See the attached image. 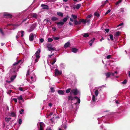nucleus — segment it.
<instances>
[{
    "label": "nucleus",
    "instance_id": "f257e3e1",
    "mask_svg": "<svg viewBox=\"0 0 130 130\" xmlns=\"http://www.w3.org/2000/svg\"><path fill=\"white\" fill-rule=\"evenodd\" d=\"M21 60H19L17 62H15L12 67V68L9 71L10 74L11 75L10 77L11 81H12L17 76V72L19 68L18 64L20 62Z\"/></svg>",
    "mask_w": 130,
    "mask_h": 130
},
{
    "label": "nucleus",
    "instance_id": "f03ea898",
    "mask_svg": "<svg viewBox=\"0 0 130 130\" xmlns=\"http://www.w3.org/2000/svg\"><path fill=\"white\" fill-rule=\"evenodd\" d=\"M36 80V76L34 74H31L29 78L27 80L30 83H32L35 82Z\"/></svg>",
    "mask_w": 130,
    "mask_h": 130
},
{
    "label": "nucleus",
    "instance_id": "7ed1b4c3",
    "mask_svg": "<svg viewBox=\"0 0 130 130\" xmlns=\"http://www.w3.org/2000/svg\"><path fill=\"white\" fill-rule=\"evenodd\" d=\"M68 99L69 100H75V99H77V102L79 103L80 102V100L78 98L77 96L72 97V96H70L68 97Z\"/></svg>",
    "mask_w": 130,
    "mask_h": 130
},
{
    "label": "nucleus",
    "instance_id": "20e7f679",
    "mask_svg": "<svg viewBox=\"0 0 130 130\" xmlns=\"http://www.w3.org/2000/svg\"><path fill=\"white\" fill-rule=\"evenodd\" d=\"M37 24L36 23H34L32 24L29 28L27 31L29 32H30L32 31L36 27Z\"/></svg>",
    "mask_w": 130,
    "mask_h": 130
},
{
    "label": "nucleus",
    "instance_id": "39448f33",
    "mask_svg": "<svg viewBox=\"0 0 130 130\" xmlns=\"http://www.w3.org/2000/svg\"><path fill=\"white\" fill-rule=\"evenodd\" d=\"M37 125L38 126H40V128L39 130H44L45 125L42 122H39L37 124Z\"/></svg>",
    "mask_w": 130,
    "mask_h": 130
},
{
    "label": "nucleus",
    "instance_id": "423d86ee",
    "mask_svg": "<svg viewBox=\"0 0 130 130\" xmlns=\"http://www.w3.org/2000/svg\"><path fill=\"white\" fill-rule=\"evenodd\" d=\"M115 74H118V72L117 71H115L114 73L109 72H108L106 74V79L107 77H109L111 75H112V76H114Z\"/></svg>",
    "mask_w": 130,
    "mask_h": 130
},
{
    "label": "nucleus",
    "instance_id": "0eeeda50",
    "mask_svg": "<svg viewBox=\"0 0 130 130\" xmlns=\"http://www.w3.org/2000/svg\"><path fill=\"white\" fill-rule=\"evenodd\" d=\"M46 46L48 49V50L49 51H54L55 50V49L52 47V45L50 44H46Z\"/></svg>",
    "mask_w": 130,
    "mask_h": 130
},
{
    "label": "nucleus",
    "instance_id": "6e6552de",
    "mask_svg": "<svg viewBox=\"0 0 130 130\" xmlns=\"http://www.w3.org/2000/svg\"><path fill=\"white\" fill-rule=\"evenodd\" d=\"M39 58L36 57L35 56H33L32 58V63L35 64L39 60Z\"/></svg>",
    "mask_w": 130,
    "mask_h": 130
},
{
    "label": "nucleus",
    "instance_id": "1a4fd4ad",
    "mask_svg": "<svg viewBox=\"0 0 130 130\" xmlns=\"http://www.w3.org/2000/svg\"><path fill=\"white\" fill-rule=\"evenodd\" d=\"M34 36H35V37H36V35L35 34H34L32 33H31L29 36V40L30 41H33L34 39Z\"/></svg>",
    "mask_w": 130,
    "mask_h": 130
},
{
    "label": "nucleus",
    "instance_id": "9d476101",
    "mask_svg": "<svg viewBox=\"0 0 130 130\" xmlns=\"http://www.w3.org/2000/svg\"><path fill=\"white\" fill-rule=\"evenodd\" d=\"M79 93V91L76 89H73L71 90L70 94H74V95H76Z\"/></svg>",
    "mask_w": 130,
    "mask_h": 130
},
{
    "label": "nucleus",
    "instance_id": "9b49d317",
    "mask_svg": "<svg viewBox=\"0 0 130 130\" xmlns=\"http://www.w3.org/2000/svg\"><path fill=\"white\" fill-rule=\"evenodd\" d=\"M40 51H41L40 49H38L35 55L33 56H35L36 57H37L39 59L40 57Z\"/></svg>",
    "mask_w": 130,
    "mask_h": 130
},
{
    "label": "nucleus",
    "instance_id": "f8f14e48",
    "mask_svg": "<svg viewBox=\"0 0 130 130\" xmlns=\"http://www.w3.org/2000/svg\"><path fill=\"white\" fill-rule=\"evenodd\" d=\"M55 75H61L62 74V71H59L58 69H56L55 70Z\"/></svg>",
    "mask_w": 130,
    "mask_h": 130
},
{
    "label": "nucleus",
    "instance_id": "ddd939ff",
    "mask_svg": "<svg viewBox=\"0 0 130 130\" xmlns=\"http://www.w3.org/2000/svg\"><path fill=\"white\" fill-rule=\"evenodd\" d=\"M3 16L4 17H5L6 18H11L12 17V15H11L10 14L8 13H5L3 14Z\"/></svg>",
    "mask_w": 130,
    "mask_h": 130
},
{
    "label": "nucleus",
    "instance_id": "4468645a",
    "mask_svg": "<svg viewBox=\"0 0 130 130\" xmlns=\"http://www.w3.org/2000/svg\"><path fill=\"white\" fill-rule=\"evenodd\" d=\"M66 66L63 63H61L60 64V68L61 69H62L65 68Z\"/></svg>",
    "mask_w": 130,
    "mask_h": 130
},
{
    "label": "nucleus",
    "instance_id": "2eb2a0df",
    "mask_svg": "<svg viewBox=\"0 0 130 130\" xmlns=\"http://www.w3.org/2000/svg\"><path fill=\"white\" fill-rule=\"evenodd\" d=\"M81 6V4H78L76 5H75L74 7V9H79Z\"/></svg>",
    "mask_w": 130,
    "mask_h": 130
},
{
    "label": "nucleus",
    "instance_id": "dca6fc26",
    "mask_svg": "<svg viewBox=\"0 0 130 130\" xmlns=\"http://www.w3.org/2000/svg\"><path fill=\"white\" fill-rule=\"evenodd\" d=\"M41 7H42L43 9H48V6L44 4H42L41 5Z\"/></svg>",
    "mask_w": 130,
    "mask_h": 130
},
{
    "label": "nucleus",
    "instance_id": "f3484780",
    "mask_svg": "<svg viewBox=\"0 0 130 130\" xmlns=\"http://www.w3.org/2000/svg\"><path fill=\"white\" fill-rule=\"evenodd\" d=\"M56 23L57 24V25L58 26L59 25L61 26L63 25L64 24V22L62 21H60L58 22H56Z\"/></svg>",
    "mask_w": 130,
    "mask_h": 130
},
{
    "label": "nucleus",
    "instance_id": "a211bd4d",
    "mask_svg": "<svg viewBox=\"0 0 130 130\" xmlns=\"http://www.w3.org/2000/svg\"><path fill=\"white\" fill-rule=\"evenodd\" d=\"M58 93L60 95H63L64 94V91L62 90H58Z\"/></svg>",
    "mask_w": 130,
    "mask_h": 130
},
{
    "label": "nucleus",
    "instance_id": "6ab92c4d",
    "mask_svg": "<svg viewBox=\"0 0 130 130\" xmlns=\"http://www.w3.org/2000/svg\"><path fill=\"white\" fill-rule=\"evenodd\" d=\"M51 19L52 21H57L58 19V18L56 17L53 16L51 18Z\"/></svg>",
    "mask_w": 130,
    "mask_h": 130
},
{
    "label": "nucleus",
    "instance_id": "aec40b11",
    "mask_svg": "<svg viewBox=\"0 0 130 130\" xmlns=\"http://www.w3.org/2000/svg\"><path fill=\"white\" fill-rule=\"evenodd\" d=\"M74 21V24L76 25L80 24L81 23L80 20L79 21L75 20Z\"/></svg>",
    "mask_w": 130,
    "mask_h": 130
},
{
    "label": "nucleus",
    "instance_id": "412c9836",
    "mask_svg": "<svg viewBox=\"0 0 130 130\" xmlns=\"http://www.w3.org/2000/svg\"><path fill=\"white\" fill-rule=\"evenodd\" d=\"M95 40V38H94L89 42V43L90 46H91L92 45V44L93 43L94 41Z\"/></svg>",
    "mask_w": 130,
    "mask_h": 130
},
{
    "label": "nucleus",
    "instance_id": "4be33fe9",
    "mask_svg": "<svg viewBox=\"0 0 130 130\" xmlns=\"http://www.w3.org/2000/svg\"><path fill=\"white\" fill-rule=\"evenodd\" d=\"M11 119V118H10L6 117L5 118V121L7 123L9 122Z\"/></svg>",
    "mask_w": 130,
    "mask_h": 130
},
{
    "label": "nucleus",
    "instance_id": "5701e85b",
    "mask_svg": "<svg viewBox=\"0 0 130 130\" xmlns=\"http://www.w3.org/2000/svg\"><path fill=\"white\" fill-rule=\"evenodd\" d=\"M30 66H29L28 67V68L29 69H28V71H27V74H26V76L27 77H28V75H29V72H32V71H30Z\"/></svg>",
    "mask_w": 130,
    "mask_h": 130
},
{
    "label": "nucleus",
    "instance_id": "b1692460",
    "mask_svg": "<svg viewBox=\"0 0 130 130\" xmlns=\"http://www.w3.org/2000/svg\"><path fill=\"white\" fill-rule=\"evenodd\" d=\"M70 45V43L69 42H67L64 45V47L65 48H67L69 47Z\"/></svg>",
    "mask_w": 130,
    "mask_h": 130
},
{
    "label": "nucleus",
    "instance_id": "393cba45",
    "mask_svg": "<svg viewBox=\"0 0 130 130\" xmlns=\"http://www.w3.org/2000/svg\"><path fill=\"white\" fill-rule=\"evenodd\" d=\"M57 14V15L60 17H62L63 15V14L62 13L60 12H58Z\"/></svg>",
    "mask_w": 130,
    "mask_h": 130
},
{
    "label": "nucleus",
    "instance_id": "a878e982",
    "mask_svg": "<svg viewBox=\"0 0 130 130\" xmlns=\"http://www.w3.org/2000/svg\"><path fill=\"white\" fill-rule=\"evenodd\" d=\"M78 51V49L76 48H72V52L76 53L77 52V51Z\"/></svg>",
    "mask_w": 130,
    "mask_h": 130
},
{
    "label": "nucleus",
    "instance_id": "bb28decb",
    "mask_svg": "<svg viewBox=\"0 0 130 130\" xmlns=\"http://www.w3.org/2000/svg\"><path fill=\"white\" fill-rule=\"evenodd\" d=\"M10 116H11L12 117H15L16 116L15 112H11Z\"/></svg>",
    "mask_w": 130,
    "mask_h": 130
},
{
    "label": "nucleus",
    "instance_id": "cd10ccee",
    "mask_svg": "<svg viewBox=\"0 0 130 130\" xmlns=\"http://www.w3.org/2000/svg\"><path fill=\"white\" fill-rule=\"evenodd\" d=\"M83 35L84 37H87L89 36V35L88 34V33H84L83 34Z\"/></svg>",
    "mask_w": 130,
    "mask_h": 130
},
{
    "label": "nucleus",
    "instance_id": "c85d7f7f",
    "mask_svg": "<svg viewBox=\"0 0 130 130\" xmlns=\"http://www.w3.org/2000/svg\"><path fill=\"white\" fill-rule=\"evenodd\" d=\"M71 17L73 19H75L77 18V16L76 15H74L73 14L71 15Z\"/></svg>",
    "mask_w": 130,
    "mask_h": 130
},
{
    "label": "nucleus",
    "instance_id": "c756f323",
    "mask_svg": "<svg viewBox=\"0 0 130 130\" xmlns=\"http://www.w3.org/2000/svg\"><path fill=\"white\" fill-rule=\"evenodd\" d=\"M80 20L81 22H81H83L84 23H86V20H85L83 19H80Z\"/></svg>",
    "mask_w": 130,
    "mask_h": 130
},
{
    "label": "nucleus",
    "instance_id": "7c9ffc66",
    "mask_svg": "<svg viewBox=\"0 0 130 130\" xmlns=\"http://www.w3.org/2000/svg\"><path fill=\"white\" fill-rule=\"evenodd\" d=\"M20 32H18V34H17V36H16V38L17 40V39L19 38V37L20 36Z\"/></svg>",
    "mask_w": 130,
    "mask_h": 130
},
{
    "label": "nucleus",
    "instance_id": "2f4dec72",
    "mask_svg": "<svg viewBox=\"0 0 130 130\" xmlns=\"http://www.w3.org/2000/svg\"><path fill=\"white\" fill-rule=\"evenodd\" d=\"M0 33H1L3 36H4L5 35L4 32L1 28H0Z\"/></svg>",
    "mask_w": 130,
    "mask_h": 130
},
{
    "label": "nucleus",
    "instance_id": "473e14b6",
    "mask_svg": "<svg viewBox=\"0 0 130 130\" xmlns=\"http://www.w3.org/2000/svg\"><path fill=\"white\" fill-rule=\"evenodd\" d=\"M20 32V33H21V37H23L24 35V31L23 30H22Z\"/></svg>",
    "mask_w": 130,
    "mask_h": 130
},
{
    "label": "nucleus",
    "instance_id": "72a5a7b5",
    "mask_svg": "<svg viewBox=\"0 0 130 130\" xmlns=\"http://www.w3.org/2000/svg\"><path fill=\"white\" fill-rule=\"evenodd\" d=\"M68 20V18L67 17L64 18L63 19L62 21L63 22H64V23L66 22Z\"/></svg>",
    "mask_w": 130,
    "mask_h": 130
},
{
    "label": "nucleus",
    "instance_id": "f704fd0d",
    "mask_svg": "<svg viewBox=\"0 0 130 130\" xmlns=\"http://www.w3.org/2000/svg\"><path fill=\"white\" fill-rule=\"evenodd\" d=\"M95 95L97 96H98L99 94V91L98 90H96L94 92Z\"/></svg>",
    "mask_w": 130,
    "mask_h": 130
},
{
    "label": "nucleus",
    "instance_id": "c9c22d12",
    "mask_svg": "<svg viewBox=\"0 0 130 130\" xmlns=\"http://www.w3.org/2000/svg\"><path fill=\"white\" fill-rule=\"evenodd\" d=\"M96 100V99L94 95H93L92 98V100L94 102Z\"/></svg>",
    "mask_w": 130,
    "mask_h": 130
},
{
    "label": "nucleus",
    "instance_id": "e433bc0d",
    "mask_svg": "<svg viewBox=\"0 0 130 130\" xmlns=\"http://www.w3.org/2000/svg\"><path fill=\"white\" fill-rule=\"evenodd\" d=\"M18 99L19 100H22L23 99L22 96L21 95L20 96L18 97Z\"/></svg>",
    "mask_w": 130,
    "mask_h": 130
},
{
    "label": "nucleus",
    "instance_id": "4c0bfd02",
    "mask_svg": "<svg viewBox=\"0 0 130 130\" xmlns=\"http://www.w3.org/2000/svg\"><path fill=\"white\" fill-rule=\"evenodd\" d=\"M24 111V110L23 109H21V110L19 111V113L20 114H22L23 113V112Z\"/></svg>",
    "mask_w": 130,
    "mask_h": 130
},
{
    "label": "nucleus",
    "instance_id": "58836bf2",
    "mask_svg": "<svg viewBox=\"0 0 130 130\" xmlns=\"http://www.w3.org/2000/svg\"><path fill=\"white\" fill-rule=\"evenodd\" d=\"M56 61V58H54L53 62L51 64L52 65H53Z\"/></svg>",
    "mask_w": 130,
    "mask_h": 130
},
{
    "label": "nucleus",
    "instance_id": "ea45409f",
    "mask_svg": "<svg viewBox=\"0 0 130 130\" xmlns=\"http://www.w3.org/2000/svg\"><path fill=\"white\" fill-rule=\"evenodd\" d=\"M122 0H119V1H117L116 3V5H118L119 3H121L122 1Z\"/></svg>",
    "mask_w": 130,
    "mask_h": 130
},
{
    "label": "nucleus",
    "instance_id": "a19ab883",
    "mask_svg": "<svg viewBox=\"0 0 130 130\" xmlns=\"http://www.w3.org/2000/svg\"><path fill=\"white\" fill-rule=\"evenodd\" d=\"M12 92V90H8L7 91V92L8 94H10L11 92Z\"/></svg>",
    "mask_w": 130,
    "mask_h": 130
},
{
    "label": "nucleus",
    "instance_id": "79ce46f5",
    "mask_svg": "<svg viewBox=\"0 0 130 130\" xmlns=\"http://www.w3.org/2000/svg\"><path fill=\"white\" fill-rule=\"evenodd\" d=\"M71 90V88H69L68 89L66 90V92L67 93H69L70 92Z\"/></svg>",
    "mask_w": 130,
    "mask_h": 130
},
{
    "label": "nucleus",
    "instance_id": "37998d69",
    "mask_svg": "<svg viewBox=\"0 0 130 130\" xmlns=\"http://www.w3.org/2000/svg\"><path fill=\"white\" fill-rule=\"evenodd\" d=\"M53 40V39L51 38H48V41L49 42H51Z\"/></svg>",
    "mask_w": 130,
    "mask_h": 130
},
{
    "label": "nucleus",
    "instance_id": "c03bdc74",
    "mask_svg": "<svg viewBox=\"0 0 130 130\" xmlns=\"http://www.w3.org/2000/svg\"><path fill=\"white\" fill-rule=\"evenodd\" d=\"M127 83V80L126 79H125L124 81L122 82V83L123 84H126Z\"/></svg>",
    "mask_w": 130,
    "mask_h": 130
},
{
    "label": "nucleus",
    "instance_id": "a18cd8bd",
    "mask_svg": "<svg viewBox=\"0 0 130 130\" xmlns=\"http://www.w3.org/2000/svg\"><path fill=\"white\" fill-rule=\"evenodd\" d=\"M110 38V39H111L112 40H113V36L112 35H109Z\"/></svg>",
    "mask_w": 130,
    "mask_h": 130
},
{
    "label": "nucleus",
    "instance_id": "49530a36",
    "mask_svg": "<svg viewBox=\"0 0 130 130\" xmlns=\"http://www.w3.org/2000/svg\"><path fill=\"white\" fill-rule=\"evenodd\" d=\"M120 34V32L119 31H117L115 34V35L116 36H119Z\"/></svg>",
    "mask_w": 130,
    "mask_h": 130
},
{
    "label": "nucleus",
    "instance_id": "de8ad7c7",
    "mask_svg": "<svg viewBox=\"0 0 130 130\" xmlns=\"http://www.w3.org/2000/svg\"><path fill=\"white\" fill-rule=\"evenodd\" d=\"M19 123L20 124H21L22 122V120L21 119H20L19 120Z\"/></svg>",
    "mask_w": 130,
    "mask_h": 130
},
{
    "label": "nucleus",
    "instance_id": "09e8293b",
    "mask_svg": "<svg viewBox=\"0 0 130 130\" xmlns=\"http://www.w3.org/2000/svg\"><path fill=\"white\" fill-rule=\"evenodd\" d=\"M37 14L36 13H33L32 15V17L36 18L37 17Z\"/></svg>",
    "mask_w": 130,
    "mask_h": 130
},
{
    "label": "nucleus",
    "instance_id": "8fccbe9b",
    "mask_svg": "<svg viewBox=\"0 0 130 130\" xmlns=\"http://www.w3.org/2000/svg\"><path fill=\"white\" fill-rule=\"evenodd\" d=\"M44 39L43 38H41L39 39V41L41 43H42L44 41Z\"/></svg>",
    "mask_w": 130,
    "mask_h": 130
},
{
    "label": "nucleus",
    "instance_id": "3c124183",
    "mask_svg": "<svg viewBox=\"0 0 130 130\" xmlns=\"http://www.w3.org/2000/svg\"><path fill=\"white\" fill-rule=\"evenodd\" d=\"M19 90L21 91H23L24 90L23 88L21 87H19Z\"/></svg>",
    "mask_w": 130,
    "mask_h": 130
},
{
    "label": "nucleus",
    "instance_id": "603ef678",
    "mask_svg": "<svg viewBox=\"0 0 130 130\" xmlns=\"http://www.w3.org/2000/svg\"><path fill=\"white\" fill-rule=\"evenodd\" d=\"M51 90L52 92H54L55 91V90H54V88L53 87L51 88Z\"/></svg>",
    "mask_w": 130,
    "mask_h": 130
},
{
    "label": "nucleus",
    "instance_id": "864d4df0",
    "mask_svg": "<svg viewBox=\"0 0 130 130\" xmlns=\"http://www.w3.org/2000/svg\"><path fill=\"white\" fill-rule=\"evenodd\" d=\"M54 39L55 40H57L59 39V38L58 37H55L54 38Z\"/></svg>",
    "mask_w": 130,
    "mask_h": 130
},
{
    "label": "nucleus",
    "instance_id": "5fc2aeb1",
    "mask_svg": "<svg viewBox=\"0 0 130 130\" xmlns=\"http://www.w3.org/2000/svg\"><path fill=\"white\" fill-rule=\"evenodd\" d=\"M111 11L110 9H109L105 13V14H106L108 13Z\"/></svg>",
    "mask_w": 130,
    "mask_h": 130
},
{
    "label": "nucleus",
    "instance_id": "6e6d98bb",
    "mask_svg": "<svg viewBox=\"0 0 130 130\" xmlns=\"http://www.w3.org/2000/svg\"><path fill=\"white\" fill-rule=\"evenodd\" d=\"M94 15L95 16H96L97 17H99L100 16L99 14L96 13H94Z\"/></svg>",
    "mask_w": 130,
    "mask_h": 130
},
{
    "label": "nucleus",
    "instance_id": "4d7b16f0",
    "mask_svg": "<svg viewBox=\"0 0 130 130\" xmlns=\"http://www.w3.org/2000/svg\"><path fill=\"white\" fill-rule=\"evenodd\" d=\"M111 58V55H109L106 57V58L107 59H110Z\"/></svg>",
    "mask_w": 130,
    "mask_h": 130
},
{
    "label": "nucleus",
    "instance_id": "13d9d810",
    "mask_svg": "<svg viewBox=\"0 0 130 130\" xmlns=\"http://www.w3.org/2000/svg\"><path fill=\"white\" fill-rule=\"evenodd\" d=\"M105 30L107 33L109 31V29H105Z\"/></svg>",
    "mask_w": 130,
    "mask_h": 130
},
{
    "label": "nucleus",
    "instance_id": "bf43d9fd",
    "mask_svg": "<svg viewBox=\"0 0 130 130\" xmlns=\"http://www.w3.org/2000/svg\"><path fill=\"white\" fill-rule=\"evenodd\" d=\"M13 100L15 102H17V100L16 98H14L13 99Z\"/></svg>",
    "mask_w": 130,
    "mask_h": 130
},
{
    "label": "nucleus",
    "instance_id": "052dcab7",
    "mask_svg": "<svg viewBox=\"0 0 130 130\" xmlns=\"http://www.w3.org/2000/svg\"><path fill=\"white\" fill-rule=\"evenodd\" d=\"M48 106L50 107H52V104L51 103H49L48 104Z\"/></svg>",
    "mask_w": 130,
    "mask_h": 130
},
{
    "label": "nucleus",
    "instance_id": "680f3d73",
    "mask_svg": "<svg viewBox=\"0 0 130 130\" xmlns=\"http://www.w3.org/2000/svg\"><path fill=\"white\" fill-rule=\"evenodd\" d=\"M53 30L54 31H55L56 30V27H53L52 28Z\"/></svg>",
    "mask_w": 130,
    "mask_h": 130
},
{
    "label": "nucleus",
    "instance_id": "e2e57ef3",
    "mask_svg": "<svg viewBox=\"0 0 130 130\" xmlns=\"http://www.w3.org/2000/svg\"><path fill=\"white\" fill-rule=\"evenodd\" d=\"M92 15H91V14L87 16V18H91L92 17Z\"/></svg>",
    "mask_w": 130,
    "mask_h": 130
},
{
    "label": "nucleus",
    "instance_id": "0e129e2a",
    "mask_svg": "<svg viewBox=\"0 0 130 130\" xmlns=\"http://www.w3.org/2000/svg\"><path fill=\"white\" fill-rule=\"evenodd\" d=\"M27 19H28V18H26L24 19L22 21V22H24V21H26V20H27Z\"/></svg>",
    "mask_w": 130,
    "mask_h": 130
},
{
    "label": "nucleus",
    "instance_id": "69168bd1",
    "mask_svg": "<svg viewBox=\"0 0 130 130\" xmlns=\"http://www.w3.org/2000/svg\"><path fill=\"white\" fill-rule=\"evenodd\" d=\"M65 125L64 124H62L61 126V128L62 129L64 127V126Z\"/></svg>",
    "mask_w": 130,
    "mask_h": 130
},
{
    "label": "nucleus",
    "instance_id": "338daca9",
    "mask_svg": "<svg viewBox=\"0 0 130 130\" xmlns=\"http://www.w3.org/2000/svg\"><path fill=\"white\" fill-rule=\"evenodd\" d=\"M123 23H121L120 24H119L118 25V26H121L123 25Z\"/></svg>",
    "mask_w": 130,
    "mask_h": 130
},
{
    "label": "nucleus",
    "instance_id": "774afa93",
    "mask_svg": "<svg viewBox=\"0 0 130 130\" xmlns=\"http://www.w3.org/2000/svg\"><path fill=\"white\" fill-rule=\"evenodd\" d=\"M120 11L121 12H124V9L123 8H121L120 9Z\"/></svg>",
    "mask_w": 130,
    "mask_h": 130
}]
</instances>
